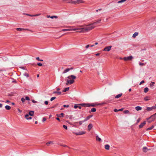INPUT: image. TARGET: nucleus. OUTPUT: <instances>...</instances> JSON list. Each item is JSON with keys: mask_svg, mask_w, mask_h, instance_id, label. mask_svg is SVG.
Wrapping results in <instances>:
<instances>
[{"mask_svg": "<svg viewBox=\"0 0 156 156\" xmlns=\"http://www.w3.org/2000/svg\"><path fill=\"white\" fill-rule=\"evenodd\" d=\"M5 108L7 110H9L11 109V107L9 105H6L5 107Z\"/></svg>", "mask_w": 156, "mask_h": 156, "instance_id": "5701e85b", "label": "nucleus"}, {"mask_svg": "<svg viewBox=\"0 0 156 156\" xmlns=\"http://www.w3.org/2000/svg\"><path fill=\"white\" fill-rule=\"evenodd\" d=\"M125 1H126L125 0H121L119 1H118L117 2V3H122L123 2H124Z\"/></svg>", "mask_w": 156, "mask_h": 156, "instance_id": "e433bc0d", "label": "nucleus"}, {"mask_svg": "<svg viewBox=\"0 0 156 156\" xmlns=\"http://www.w3.org/2000/svg\"><path fill=\"white\" fill-rule=\"evenodd\" d=\"M101 20V19H98V20H97L95 22L93 23L94 26H95L96 25L100 23Z\"/></svg>", "mask_w": 156, "mask_h": 156, "instance_id": "1a4fd4ad", "label": "nucleus"}, {"mask_svg": "<svg viewBox=\"0 0 156 156\" xmlns=\"http://www.w3.org/2000/svg\"><path fill=\"white\" fill-rule=\"evenodd\" d=\"M129 111L128 110H125V111L124 112L125 113V114H127V113H129Z\"/></svg>", "mask_w": 156, "mask_h": 156, "instance_id": "603ef678", "label": "nucleus"}, {"mask_svg": "<svg viewBox=\"0 0 156 156\" xmlns=\"http://www.w3.org/2000/svg\"><path fill=\"white\" fill-rule=\"evenodd\" d=\"M154 119V120L155 119H156V118H155V117H151V116L150 117L147 118V120H148L149 119Z\"/></svg>", "mask_w": 156, "mask_h": 156, "instance_id": "473e14b6", "label": "nucleus"}, {"mask_svg": "<svg viewBox=\"0 0 156 156\" xmlns=\"http://www.w3.org/2000/svg\"><path fill=\"white\" fill-rule=\"evenodd\" d=\"M148 122L149 123H150L151 122H152V121H154V119H151V120H149V119L148 120Z\"/></svg>", "mask_w": 156, "mask_h": 156, "instance_id": "a18cd8bd", "label": "nucleus"}, {"mask_svg": "<svg viewBox=\"0 0 156 156\" xmlns=\"http://www.w3.org/2000/svg\"><path fill=\"white\" fill-rule=\"evenodd\" d=\"M69 107V105H63V107H67V108H68Z\"/></svg>", "mask_w": 156, "mask_h": 156, "instance_id": "4d7b16f0", "label": "nucleus"}, {"mask_svg": "<svg viewBox=\"0 0 156 156\" xmlns=\"http://www.w3.org/2000/svg\"><path fill=\"white\" fill-rule=\"evenodd\" d=\"M155 84V82H151V83H150V87L151 88H154V84Z\"/></svg>", "mask_w": 156, "mask_h": 156, "instance_id": "f8f14e48", "label": "nucleus"}, {"mask_svg": "<svg viewBox=\"0 0 156 156\" xmlns=\"http://www.w3.org/2000/svg\"><path fill=\"white\" fill-rule=\"evenodd\" d=\"M56 98V97H52L50 99V101H52L53 100H54Z\"/></svg>", "mask_w": 156, "mask_h": 156, "instance_id": "ea45409f", "label": "nucleus"}, {"mask_svg": "<svg viewBox=\"0 0 156 156\" xmlns=\"http://www.w3.org/2000/svg\"><path fill=\"white\" fill-rule=\"evenodd\" d=\"M29 116V115L28 114H26L25 115V117L27 120L31 119H32V118L31 117H28Z\"/></svg>", "mask_w": 156, "mask_h": 156, "instance_id": "2eb2a0df", "label": "nucleus"}, {"mask_svg": "<svg viewBox=\"0 0 156 156\" xmlns=\"http://www.w3.org/2000/svg\"><path fill=\"white\" fill-rule=\"evenodd\" d=\"M62 30L63 31H72V30L71 29H62Z\"/></svg>", "mask_w": 156, "mask_h": 156, "instance_id": "c85d7f7f", "label": "nucleus"}, {"mask_svg": "<svg viewBox=\"0 0 156 156\" xmlns=\"http://www.w3.org/2000/svg\"><path fill=\"white\" fill-rule=\"evenodd\" d=\"M84 120L83 121H81L79 122V123L80 125H82L83 123L84 122Z\"/></svg>", "mask_w": 156, "mask_h": 156, "instance_id": "58836bf2", "label": "nucleus"}, {"mask_svg": "<svg viewBox=\"0 0 156 156\" xmlns=\"http://www.w3.org/2000/svg\"><path fill=\"white\" fill-rule=\"evenodd\" d=\"M83 1L81 0H76L77 4H79L82 3Z\"/></svg>", "mask_w": 156, "mask_h": 156, "instance_id": "c9c22d12", "label": "nucleus"}, {"mask_svg": "<svg viewBox=\"0 0 156 156\" xmlns=\"http://www.w3.org/2000/svg\"><path fill=\"white\" fill-rule=\"evenodd\" d=\"M90 46V45L89 44H88L86 46V49H87Z\"/></svg>", "mask_w": 156, "mask_h": 156, "instance_id": "680f3d73", "label": "nucleus"}, {"mask_svg": "<svg viewBox=\"0 0 156 156\" xmlns=\"http://www.w3.org/2000/svg\"><path fill=\"white\" fill-rule=\"evenodd\" d=\"M156 109V106H152L151 107H147V111H151L153 109Z\"/></svg>", "mask_w": 156, "mask_h": 156, "instance_id": "423d86ee", "label": "nucleus"}, {"mask_svg": "<svg viewBox=\"0 0 156 156\" xmlns=\"http://www.w3.org/2000/svg\"><path fill=\"white\" fill-rule=\"evenodd\" d=\"M144 100L146 101H148L149 100V98L148 97H146L144 98Z\"/></svg>", "mask_w": 156, "mask_h": 156, "instance_id": "72a5a7b5", "label": "nucleus"}, {"mask_svg": "<svg viewBox=\"0 0 156 156\" xmlns=\"http://www.w3.org/2000/svg\"><path fill=\"white\" fill-rule=\"evenodd\" d=\"M105 148L106 150H108L109 149L110 146L108 144H107L105 145Z\"/></svg>", "mask_w": 156, "mask_h": 156, "instance_id": "412c9836", "label": "nucleus"}, {"mask_svg": "<svg viewBox=\"0 0 156 156\" xmlns=\"http://www.w3.org/2000/svg\"><path fill=\"white\" fill-rule=\"evenodd\" d=\"M96 140L98 141H101V139L100 138L98 135H97L96 137Z\"/></svg>", "mask_w": 156, "mask_h": 156, "instance_id": "f3484780", "label": "nucleus"}, {"mask_svg": "<svg viewBox=\"0 0 156 156\" xmlns=\"http://www.w3.org/2000/svg\"><path fill=\"white\" fill-rule=\"evenodd\" d=\"M95 105V104L92 103L91 104H90V106L94 107Z\"/></svg>", "mask_w": 156, "mask_h": 156, "instance_id": "5fc2aeb1", "label": "nucleus"}, {"mask_svg": "<svg viewBox=\"0 0 156 156\" xmlns=\"http://www.w3.org/2000/svg\"><path fill=\"white\" fill-rule=\"evenodd\" d=\"M96 110L95 108H93L91 110V111L92 112H96Z\"/></svg>", "mask_w": 156, "mask_h": 156, "instance_id": "f704fd0d", "label": "nucleus"}, {"mask_svg": "<svg viewBox=\"0 0 156 156\" xmlns=\"http://www.w3.org/2000/svg\"><path fill=\"white\" fill-rule=\"evenodd\" d=\"M78 108V106H77V105H75V106H74V108Z\"/></svg>", "mask_w": 156, "mask_h": 156, "instance_id": "338daca9", "label": "nucleus"}, {"mask_svg": "<svg viewBox=\"0 0 156 156\" xmlns=\"http://www.w3.org/2000/svg\"><path fill=\"white\" fill-rule=\"evenodd\" d=\"M94 26L93 23L90 24L89 25L86 26L85 27H83V30H80L79 31L80 33H85L89 31L95 27Z\"/></svg>", "mask_w": 156, "mask_h": 156, "instance_id": "f257e3e1", "label": "nucleus"}, {"mask_svg": "<svg viewBox=\"0 0 156 156\" xmlns=\"http://www.w3.org/2000/svg\"><path fill=\"white\" fill-rule=\"evenodd\" d=\"M155 117V118H156V113L155 114H154L153 115H152L151 116V117Z\"/></svg>", "mask_w": 156, "mask_h": 156, "instance_id": "3c124183", "label": "nucleus"}, {"mask_svg": "<svg viewBox=\"0 0 156 156\" xmlns=\"http://www.w3.org/2000/svg\"><path fill=\"white\" fill-rule=\"evenodd\" d=\"M64 113H61L60 114H57L56 115V116H57L58 117H63L64 116Z\"/></svg>", "mask_w": 156, "mask_h": 156, "instance_id": "dca6fc26", "label": "nucleus"}, {"mask_svg": "<svg viewBox=\"0 0 156 156\" xmlns=\"http://www.w3.org/2000/svg\"><path fill=\"white\" fill-rule=\"evenodd\" d=\"M69 90V87H68L67 88H66L64 89V90H63V92H66L67 91H68Z\"/></svg>", "mask_w": 156, "mask_h": 156, "instance_id": "cd10ccee", "label": "nucleus"}, {"mask_svg": "<svg viewBox=\"0 0 156 156\" xmlns=\"http://www.w3.org/2000/svg\"><path fill=\"white\" fill-rule=\"evenodd\" d=\"M133 58L132 56H130L127 57H124L123 58V59L125 61L131 60Z\"/></svg>", "mask_w": 156, "mask_h": 156, "instance_id": "7ed1b4c3", "label": "nucleus"}, {"mask_svg": "<svg viewBox=\"0 0 156 156\" xmlns=\"http://www.w3.org/2000/svg\"><path fill=\"white\" fill-rule=\"evenodd\" d=\"M149 90V89L148 87H145L144 89V92L145 93H147Z\"/></svg>", "mask_w": 156, "mask_h": 156, "instance_id": "7c9ffc66", "label": "nucleus"}, {"mask_svg": "<svg viewBox=\"0 0 156 156\" xmlns=\"http://www.w3.org/2000/svg\"><path fill=\"white\" fill-rule=\"evenodd\" d=\"M34 111H30L29 112L28 115H30L31 116H33L34 115Z\"/></svg>", "mask_w": 156, "mask_h": 156, "instance_id": "aec40b11", "label": "nucleus"}, {"mask_svg": "<svg viewBox=\"0 0 156 156\" xmlns=\"http://www.w3.org/2000/svg\"><path fill=\"white\" fill-rule=\"evenodd\" d=\"M140 118H139L137 119V123H138V122H139L140 121Z\"/></svg>", "mask_w": 156, "mask_h": 156, "instance_id": "bf43d9fd", "label": "nucleus"}, {"mask_svg": "<svg viewBox=\"0 0 156 156\" xmlns=\"http://www.w3.org/2000/svg\"><path fill=\"white\" fill-rule=\"evenodd\" d=\"M69 1V2H67V3L77 4L76 1H72L71 0H64V1Z\"/></svg>", "mask_w": 156, "mask_h": 156, "instance_id": "9d476101", "label": "nucleus"}, {"mask_svg": "<svg viewBox=\"0 0 156 156\" xmlns=\"http://www.w3.org/2000/svg\"><path fill=\"white\" fill-rule=\"evenodd\" d=\"M138 35V33L136 32H135L133 35V38L137 36Z\"/></svg>", "mask_w": 156, "mask_h": 156, "instance_id": "b1692460", "label": "nucleus"}, {"mask_svg": "<svg viewBox=\"0 0 156 156\" xmlns=\"http://www.w3.org/2000/svg\"><path fill=\"white\" fill-rule=\"evenodd\" d=\"M44 103L45 105H47L48 104V101H45V102H44Z\"/></svg>", "mask_w": 156, "mask_h": 156, "instance_id": "e2e57ef3", "label": "nucleus"}, {"mask_svg": "<svg viewBox=\"0 0 156 156\" xmlns=\"http://www.w3.org/2000/svg\"><path fill=\"white\" fill-rule=\"evenodd\" d=\"M114 111L115 112H117L118 111V110H117V109H115L114 110Z\"/></svg>", "mask_w": 156, "mask_h": 156, "instance_id": "0e129e2a", "label": "nucleus"}, {"mask_svg": "<svg viewBox=\"0 0 156 156\" xmlns=\"http://www.w3.org/2000/svg\"><path fill=\"white\" fill-rule=\"evenodd\" d=\"M16 29L18 31H22L23 30H26V29L20 28H16Z\"/></svg>", "mask_w": 156, "mask_h": 156, "instance_id": "2f4dec72", "label": "nucleus"}, {"mask_svg": "<svg viewBox=\"0 0 156 156\" xmlns=\"http://www.w3.org/2000/svg\"><path fill=\"white\" fill-rule=\"evenodd\" d=\"M146 124V122L144 121L143 123H141L139 126V127L140 128H142Z\"/></svg>", "mask_w": 156, "mask_h": 156, "instance_id": "4468645a", "label": "nucleus"}, {"mask_svg": "<svg viewBox=\"0 0 156 156\" xmlns=\"http://www.w3.org/2000/svg\"><path fill=\"white\" fill-rule=\"evenodd\" d=\"M84 26H81V27H80V28H72L71 29V30H72V31H75V30H83V29L82 28H83V27Z\"/></svg>", "mask_w": 156, "mask_h": 156, "instance_id": "0eeeda50", "label": "nucleus"}, {"mask_svg": "<svg viewBox=\"0 0 156 156\" xmlns=\"http://www.w3.org/2000/svg\"><path fill=\"white\" fill-rule=\"evenodd\" d=\"M53 94H57L58 95H60L61 94V92L60 91L58 92L56 91H55L53 92Z\"/></svg>", "mask_w": 156, "mask_h": 156, "instance_id": "a878e982", "label": "nucleus"}, {"mask_svg": "<svg viewBox=\"0 0 156 156\" xmlns=\"http://www.w3.org/2000/svg\"><path fill=\"white\" fill-rule=\"evenodd\" d=\"M50 144H53V142H52V141H49V142H47L46 144V145H47V146H49Z\"/></svg>", "mask_w": 156, "mask_h": 156, "instance_id": "393cba45", "label": "nucleus"}, {"mask_svg": "<svg viewBox=\"0 0 156 156\" xmlns=\"http://www.w3.org/2000/svg\"><path fill=\"white\" fill-rule=\"evenodd\" d=\"M73 67H71L70 68H68L65 69L63 72L62 73L63 74H65L66 73L68 72L70 70H73Z\"/></svg>", "mask_w": 156, "mask_h": 156, "instance_id": "39448f33", "label": "nucleus"}, {"mask_svg": "<svg viewBox=\"0 0 156 156\" xmlns=\"http://www.w3.org/2000/svg\"><path fill=\"white\" fill-rule=\"evenodd\" d=\"M135 109L137 111L140 110L142 109V108L140 106H136L135 107Z\"/></svg>", "mask_w": 156, "mask_h": 156, "instance_id": "a211bd4d", "label": "nucleus"}, {"mask_svg": "<svg viewBox=\"0 0 156 156\" xmlns=\"http://www.w3.org/2000/svg\"><path fill=\"white\" fill-rule=\"evenodd\" d=\"M63 127L65 129H67V126H66L65 125H63Z\"/></svg>", "mask_w": 156, "mask_h": 156, "instance_id": "49530a36", "label": "nucleus"}, {"mask_svg": "<svg viewBox=\"0 0 156 156\" xmlns=\"http://www.w3.org/2000/svg\"><path fill=\"white\" fill-rule=\"evenodd\" d=\"M81 105L83 106H85L89 107L90 106V104L89 103L87 104H81Z\"/></svg>", "mask_w": 156, "mask_h": 156, "instance_id": "ddd939ff", "label": "nucleus"}, {"mask_svg": "<svg viewBox=\"0 0 156 156\" xmlns=\"http://www.w3.org/2000/svg\"><path fill=\"white\" fill-rule=\"evenodd\" d=\"M93 127V125L92 123H90L88 126V131H90Z\"/></svg>", "mask_w": 156, "mask_h": 156, "instance_id": "9b49d317", "label": "nucleus"}, {"mask_svg": "<svg viewBox=\"0 0 156 156\" xmlns=\"http://www.w3.org/2000/svg\"><path fill=\"white\" fill-rule=\"evenodd\" d=\"M89 117H88V116H87L86 118H85L84 120V121L85 122L86 121H87L89 119Z\"/></svg>", "mask_w": 156, "mask_h": 156, "instance_id": "a19ab883", "label": "nucleus"}, {"mask_svg": "<svg viewBox=\"0 0 156 156\" xmlns=\"http://www.w3.org/2000/svg\"><path fill=\"white\" fill-rule=\"evenodd\" d=\"M95 105H101V104L100 103H96L95 104Z\"/></svg>", "mask_w": 156, "mask_h": 156, "instance_id": "052dcab7", "label": "nucleus"}, {"mask_svg": "<svg viewBox=\"0 0 156 156\" xmlns=\"http://www.w3.org/2000/svg\"><path fill=\"white\" fill-rule=\"evenodd\" d=\"M37 65L39 66H41L42 65V64L41 63H37Z\"/></svg>", "mask_w": 156, "mask_h": 156, "instance_id": "6e6d98bb", "label": "nucleus"}, {"mask_svg": "<svg viewBox=\"0 0 156 156\" xmlns=\"http://www.w3.org/2000/svg\"><path fill=\"white\" fill-rule=\"evenodd\" d=\"M67 78L68 79L67 80L66 85H68L73 83L75 82L74 80L76 79V77L74 75H71L68 76Z\"/></svg>", "mask_w": 156, "mask_h": 156, "instance_id": "f03ea898", "label": "nucleus"}, {"mask_svg": "<svg viewBox=\"0 0 156 156\" xmlns=\"http://www.w3.org/2000/svg\"><path fill=\"white\" fill-rule=\"evenodd\" d=\"M86 132L84 131H80L77 133H74L76 135H82L85 134L86 133Z\"/></svg>", "mask_w": 156, "mask_h": 156, "instance_id": "20e7f679", "label": "nucleus"}, {"mask_svg": "<svg viewBox=\"0 0 156 156\" xmlns=\"http://www.w3.org/2000/svg\"><path fill=\"white\" fill-rule=\"evenodd\" d=\"M154 127V126L152 125L151 127H150L147 129V130H150L152 129Z\"/></svg>", "mask_w": 156, "mask_h": 156, "instance_id": "c756f323", "label": "nucleus"}, {"mask_svg": "<svg viewBox=\"0 0 156 156\" xmlns=\"http://www.w3.org/2000/svg\"><path fill=\"white\" fill-rule=\"evenodd\" d=\"M25 99V100H28V101L30 100V98H29V97H28L27 96L26 97Z\"/></svg>", "mask_w": 156, "mask_h": 156, "instance_id": "8fccbe9b", "label": "nucleus"}, {"mask_svg": "<svg viewBox=\"0 0 156 156\" xmlns=\"http://www.w3.org/2000/svg\"><path fill=\"white\" fill-rule=\"evenodd\" d=\"M139 65L140 66H143L144 65V63H142L140 62H139Z\"/></svg>", "mask_w": 156, "mask_h": 156, "instance_id": "79ce46f5", "label": "nucleus"}, {"mask_svg": "<svg viewBox=\"0 0 156 156\" xmlns=\"http://www.w3.org/2000/svg\"><path fill=\"white\" fill-rule=\"evenodd\" d=\"M148 150L147 149V147H144L143 148V152H147V151Z\"/></svg>", "mask_w": 156, "mask_h": 156, "instance_id": "6ab92c4d", "label": "nucleus"}, {"mask_svg": "<svg viewBox=\"0 0 156 156\" xmlns=\"http://www.w3.org/2000/svg\"><path fill=\"white\" fill-rule=\"evenodd\" d=\"M18 110L19 111V112L20 113H21L22 112V111L21 110H20V109H18Z\"/></svg>", "mask_w": 156, "mask_h": 156, "instance_id": "69168bd1", "label": "nucleus"}, {"mask_svg": "<svg viewBox=\"0 0 156 156\" xmlns=\"http://www.w3.org/2000/svg\"><path fill=\"white\" fill-rule=\"evenodd\" d=\"M46 120V119L45 118H43V119H42V122H44V121H45Z\"/></svg>", "mask_w": 156, "mask_h": 156, "instance_id": "13d9d810", "label": "nucleus"}, {"mask_svg": "<svg viewBox=\"0 0 156 156\" xmlns=\"http://www.w3.org/2000/svg\"><path fill=\"white\" fill-rule=\"evenodd\" d=\"M41 15V14H37L35 15H33V17L38 16Z\"/></svg>", "mask_w": 156, "mask_h": 156, "instance_id": "09e8293b", "label": "nucleus"}, {"mask_svg": "<svg viewBox=\"0 0 156 156\" xmlns=\"http://www.w3.org/2000/svg\"><path fill=\"white\" fill-rule=\"evenodd\" d=\"M50 18L51 19H53L54 18H57V16H52L50 17Z\"/></svg>", "mask_w": 156, "mask_h": 156, "instance_id": "de8ad7c7", "label": "nucleus"}, {"mask_svg": "<svg viewBox=\"0 0 156 156\" xmlns=\"http://www.w3.org/2000/svg\"><path fill=\"white\" fill-rule=\"evenodd\" d=\"M112 48V46H110L108 47H106L104 48L103 50L104 51H110Z\"/></svg>", "mask_w": 156, "mask_h": 156, "instance_id": "6e6552de", "label": "nucleus"}, {"mask_svg": "<svg viewBox=\"0 0 156 156\" xmlns=\"http://www.w3.org/2000/svg\"><path fill=\"white\" fill-rule=\"evenodd\" d=\"M23 75L27 77H28L29 76V74L26 73H24L23 74Z\"/></svg>", "mask_w": 156, "mask_h": 156, "instance_id": "bb28decb", "label": "nucleus"}, {"mask_svg": "<svg viewBox=\"0 0 156 156\" xmlns=\"http://www.w3.org/2000/svg\"><path fill=\"white\" fill-rule=\"evenodd\" d=\"M36 59H37V60H38V61H43V60L42 59H40L39 58V57H37L36 58Z\"/></svg>", "mask_w": 156, "mask_h": 156, "instance_id": "c03bdc74", "label": "nucleus"}, {"mask_svg": "<svg viewBox=\"0 0 156 156\" xmlns=\"http://www.w3.org/2000/svg\"><path fill=\"white\" fill-rule=\"evenodd\" d=\"M56 119L57 120H58V121H60V120L59 119L58 117L56 118Z\"/></svg>", "mask_w": 156, "mask_h": 156, "instance_id": "774afa93", "label": "nucleus"}, {"mask_svg": "<svg viewBox=\"0 0 156 156\" xmlns=\"http://www.w3.org/2000/svg\"><path fill=\"white\" fill-rule=\"evenodd\" d=\"M145 82V81H144V80H142L140 83H139V85H141L142 84V83H144Z\"/></svg>", "mask_w": 156, "mask_h": 156, "instance_id": "864d4df0", "label": "nucleus"}, {"mask_svg": "<svg viewBox=\"0 0 156 156\" xmlns=\"http://www.w3.org/2000/svg\"><path fill=\"white\" fill-rule=\"evenodd\" d=\"M23 14L24 15H26L27 16H31V17H33V15H30V14H27V13H23Z\"/></svg>", "mask_w": 156, "mask_h": 156, "instance_id": "4c0bfd02", "label": "nucleus"}, {"mask_svg": "<svg viewBox=\"0 0 156 156\" xmlns=\"http://www.w3.org/2000/svg\"><path fill=\"white\" fill-rule=\"evenodd\" d=\"M122 95V93L118 94L115 97V98H118L121 96Z\"/></svg>", "mask_w": 156, "mask_h": 156, "instance_id": "4be33fe9", "label": "nucleus"}, {"mask_svg": "<svg viewBox=\"0 0 156 156\" xmlns=\"http://www.w3.org/2000/svg\"><path fill=\"white\" fill-rule=\"evenodd\" d=\"M21 100L23 103H24L25 101V99L23 98H22Z\"/></svg>", "mask_w": 156, "mask_h": 156, "instance_id": "37998d69", "label": "nucleus"}]
</instances>
